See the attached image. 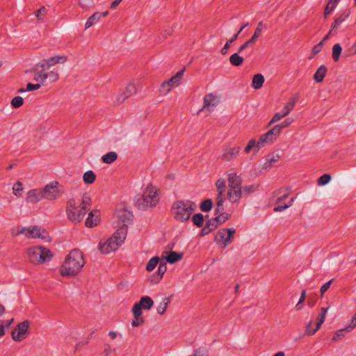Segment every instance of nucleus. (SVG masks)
<instances>
[{"label": "nucleus", "instance_id": "f257e3e1", "mask_svg": "<svg viewBox=\"0 0 356 356\" xmlns=\"http://www.w3.org/2000/svg\"><path fill=\"white\" fill-rule=\"evenodd\" d=\"M118 229L106 243H102L100 242L99 243V249L102 253L108 254L116 250L126 238L127 228L133 222L134 215L132 212L127 209H123L118 211Z\"/></svg>", "mask_w": 356, "mask_h": 356}, {"label": "nucleus", "instance_id": "f03ea898", "mask_svg": "<svg viewBox=\"0 0 356 356\" xmlns=\"http://www.w3.org/2000/svg\"><path fill=\"white\" fill-rule=\"evenodd\" d=\"M83 252L79 249L72 250L66 257L60 272L63 276L73 277L77 275L85 265Z\"/></svg>", "mask_w": 356, "mask_h": 356}, {"label": "nucleus", "instance_id": "7ed1b4c3", "mask_svg": "<svg viewBox=\"0 0 356 356\" xmlns=\"http://www.w3.org/2000/svg\"><path fill=\"white\" fill-rule=\"evenodd\" d=\"M159 198L155 187L151 184L147 185L143 195L136 197L135 206L139 210H146L148 208L154 207L158 203Z\"/></svg>", "mask_w": 356, "mask_h": 356}, {"label": "nucleus", "instance_id": "20e7f679", "mask_svg": "<svg viewBox=\"0 0 356 356\" xmlns=\"http://www.w3.org/2000/svg\"><path fill=\"white\" fill-rule=\"evenodd\" d=\"M242 178L233 172L228 175L227 199L232 203L238 202L242 197Z\"/></svg>", "mask_w": 356, "mask_h": 356}, {"label": "nucleus", "instance_id": "39448f33", "mask_svg": "<svg viewBox=\"0 0 356 356\" xmlns=\"http://www.w3.org/2000/svg\"><path fill=\"white\" fill-rule=\"evenodd\" d=\"M88 210L89 207L77 204L74 199H70L67 202L66 213L68 219L72 222H80Z\"/></svg>", "mask_w": 356, "mask_h": 356}, {"label": "nucleus", "instance_id": "423d86ee", "mask_svg": "<svg viewBox=\"0 0 356 356\" xmlns=\"http://www.w3.org/2000/svg\"><path fill=\"white\" fill-rule=\"evenodd\" d=\"M171 212L175 220L182 222H187L191 218L190 213H188L184 200L174 202L171 207Z\"/></svg>", "mask_w": 356, "mask_h": 356}, {"label": "nucleus", "instance_id": "0eeeda50", "mask_svg": "<svg viewBox=\"0 0 356 356\" xmlns=\"http://www.w3.org/2000/svg\"><path fill=\"white\" fill-rule=\"evenodd\" d=\"M280 133V127L278 128V127L275 126L266 134L261 135L257 142V149H254V154H256L259 152L260 147L264 145L273 143L279 136Z\"/></svg>", "mask_w": 356, "mask_h": 356}, {"label": "nucleus", "instance_id": "6e6552de", "mask_svg": "<svg viewBox=\"0 0 356 356\" xmlns=\"http://www.w3.org/2000/svg\"><path fill=\"white\" fill-rule=\"evenodd\" d=\"M236 229L234 228L220 229L215 236L214 241L217 244H223L226 247L233 241Z\"/></svg>", "mask_w": 356, "mask_h": 356}, {"label": "nucleus", "instance_id": "1a4fd4ad", "mask_svg": "<svg viewBox=\"0 0 356 356\" xmlns=\"http://www.w3.org/2000/svg\"><path fill=\"white\" fill-rule=\"evenodd\" d=\"M27 231L29 232V234H26L27 238H38L47 242L51 241V238L49 235L48 232L42 227L37 225L31 226L28 227Z\"/></svg>", "mask_w": 356, "mask_h": 356}, {"label": "nucleus", "instance_id": "9d476101", "mask_svg": "<svg viewBox=\"0 0 356 356\" xmlns=\"http://www.w3.org/2000/svg\"><path fill=\"white\" fill-rule=\"evenodd\" d=\"M30 323L26 320L17 324V328L12 331V339L15 341H22L26 337V334L29 332Z\"/></svg>", "mask_w": 356, "mask_h": 356}, {"label": "nucleus", "instance_id": "9b49d317", "mask_svg": "<svg viewBox=\"0 0 356 356\" xmlns=\"http://www.w3.org/2000/svg\"><path fill=\"white\" fill-rule=\"evenodd\" d=\"M58 182L56 181H51L50 184H47L42 189V197L49 200H53L58 196Z\"/></svg>", "mask_w": 356, "mask_h": 356}, {"label": "nucleus", "instance_id": "f8f14e48", "mask_svg": "<svg viewBox=\"0 0 356 356\" xmlns=\"http://www.w3.org/2000/svg\"><path fill=\"white\" fill-rule=\"evenodd\" d=\"M46 67L44 63H38L34 67H33L29 72H34L35 74L33 77V81L40 82V84H43L44 81L47 79L46 72H44Z\"/></svg>", "mask_w": 356, "mask_h": 356}, {"label": "nucleus", "instance_id": "ddd939ff", "mask_svg": "<svg viewBox=\"0 0 356 356\" xmlns=\"http://www.w3.org/2000/svg\"><path fill=\"white\" fill-rule=\"evenodd\" d=\"M166 260H161L159 262V268L156 273L152 274L148 279L150 284H158L163 278V275L167 270Z\"/></svg>", "mask_w": 356, "mask_h": 356}, {"label": "nucleus", "instance_id": "4468645a", "mask_svg": "<svg viewBox=\"0 0 356 356\" xmlns=\"http://www.w3.org/2000/svg\"><path fill=\"white\" fill-rule=\"evenodd\" d=\"M136 92L137 90L135 85L133 83H129L125 88L124 90L122 92H121L117 97L118 102L120 104L123 103L127 98L136 94Z\"/></svg>", "mask_w": 356, "mask_h": 356}, {"label": "nucleus", "instance_id": "2eb2a0df", "mask_svg": "<svg viewBox=\"0 0 356 356\" xmlns=\"http://www.w3.org/2000/svg\"><path fill=\"white\" fill-rule=\"evenodd\" d=\"M241 149L240 146L225 148L222 154V159L226 161H232L239 154Z\"/></svg>", "mask_w": 356, "mask_h": 356}, {"label": "nucleus", "instance_id": "dca6fc26", "mask_svg": "<svg viewBox=\"0 0 356 356\" xmlns=\"http://www.w3.org/2000/svg\"><path fill=\"white\" fill-rule=\"evenodd\" d=\"M99 211L92 210L88 214L86 220L85 225L87 227H92L97 226L100 222Z\"/></svg>", "mask_w": 356, "mask_h": 356}, {"label": "nucleus", "instance_id": "f3484780", "mask_svg": "<svg viewBox=\"0 0 356 356\" xmlns=\"http://www.w3.org/2000/svg\"><path fill=\"white\" fill-rule=\"evenodd\" d=\"M43 199L41 189H32L27 193L26 201L30 203H36Z\"/></svg>", "mask_w": 356, "mask_h": 356}, {"label": "nucleus", "instance_id": "a211bd4d", "mask_svg": "<svg viewBox=\"0 0 356 356\" xmlns=\"http://www.w3.org/2000/svg\"><path fill=\"white\" fill-rule=\"evenodd\" d=\"M248 26V23L243 25L239 30L232 36V38L227 41L224 47L221 49L220 53L222 55H225L227 53L228 49L230 48L231 44L235 42L238 38L239 34L242 32V31Z\"/></svg>", "mask_w": 356, "mask_h": 356}, {"label": "nucleus", "instance_id": "6ab92c4d", "mask_svg": "<svg viewBox=\"0 0 356 356\" xmlns=\"http://www.w3.org/2000/svg\"><path fill=\"white\" fill-rule=\"evenodd\" d=\"M214 218H211L208 220L209 222H211L213 225H216V229L222 223L228 220L231 216V214L228 213H221Z\"/></svg>", "mask_w": 356, "mask_h": 356}, {"label": "nucleus", "instance_id": "aec40b11", "mask_svg": "<svg viewBox=\"0 0 356 356\" xmlns=\"http://www.w3.org/2000/svg\"><path fill=\"white\" fill-rule=\"evenodd\" d=\"M40 246H34L27 250V254L29 261L33 264H39V255Z\"/></svg>", "mask_w": 356, "mask_h": 356}, {"label": "nucleus", "instance_id": "412c9836", "mask_svg": "<svg viewBox=\"0 0 356 356\" xmlns=\"http://www.w3.org/2000/svg\"><path fill=\"white\" fill-rule=\"evenodd\" d=\"M66 60L67 57L65 56H56L47 59H44L41 63H44V66L49 68L57 63H64Z\"/></svg>", "mask_w": 356, "mask_h": 356}, {"label": "nucleus", "instance_id": "4be33fe9", "mask_svg": "<svg viewBox=\"0 0 356 356\" xmlns=\"http://www.w3.org/2000/svg\"><path fill=\"white\" fill-rule=\"evenodd\" d=\"M53 257L51 251L44 247L40 246V252L39 255V264L47 262L51 260Z\"/></svg>", "mask_w": 356, "mask_h": 356}, {"label": "nucleus", "instance_id": "5701e85b", "mask_svg": "<svg viewBox=\"0 0 356 356\" xmlns=\"http://www.w3.org/2000/svg\"><path fill=\"white\" fill-rule=\"evenodd\" d=\"M327 72V69L325 65H321L314 74V79L316 83H321Z\"/></svg>", "mask_w": 356, "mask_h": 356}, {"label": "nucleus", "instance_id": "b1692460", "mask_svg": "<svg viewBox=\"0 0 356 356\" xmlns=\"http://www.w3.org/2000/svg\"><path fill=\"white\" fill-rule=\"evenodd\" d=\"M184 257V254L182 252L170 251L168 252V255L165 257L166 261L168 263L173 264L179 261H180Z\"/></svg>", "mask_w": 356, "mask_h": 356}, {"label": "nucleus", "instance_id": "393cba45", "mask_svg": "<svg viewBox=\"0 0 356 356\" xmlns=\"http://www.w3.org/2000/svg\"><path fill=\"white\" fill-rule=\"evenodd\" d=\"M350 327V323L348 326H346L345 328L337 330L334 332V334L332 338V341H337L341 339L342 338H343L346 336V333L351 332L355 328V327Z\"/></svg>", "mask_w": 356, "mask_h": 356}, {"label": "nucleus", "instance_id": "a878e982", "mask_svg": "<svg viewBox=\"0 0 356 356\" xmlns=\"http://www.w3.org/2000/svg\"><path fill=\"white\" fill-rule=\"evenodd\" d=\"M350 10L349 9L345 10L332 24V30L337 29L339 24L350 16Z\"/></svg>", "mask_w": 356, "mask_h": 356}, {"label": "nucleus", "instance_id": "bb28decb", "mask_svg": "<svg viewBox=\"0 0 356 356\" xmlns=\"http://www.w3.org/2000/svg\"><path fill=\"white\" fill-rule=\"evenodd\" d=\"M143 309L149 310L154 305V301L149 296H142L138 302Z\"/></svg>", "mask_w": 356, "mask_h": 356}, {"label": "nucleus", "instance_id": "cd10ccee", "mask_svg": "<svg viewBox=\"0 0 356 356\" xmlns=\"http://www.w3.org/2000/svg\"><path fill=\"white\" fill-rule=\"evenodd\" d=\"M264 81V76L261 74H257L253 76L252 86L255 90H258L262 87Z\"/></svg>", "mask_w": 356, "mask_h": 356}, {"label": "nucleus", "instance_id": "c85d7f7f", "mask_svg": "<svg viewBox=\"0 0 356 356\" xmlns=\"http://www.w3.org/2000/svg\"><path fill=\"white\" fill-rule=\"evenodd\" d=\"M171 297L172 296L163 298L161 302H160L156 308V311L159 314L163 315L165 314L167 310L168 304L170 302Z\"/></svg>", "mask_w": 356, "mask_h": 356}, {"label": "nucleus", "instance_id": "c756f323", "mask_svg": "<svg viewBox=\"0 0 356 356\" xmlns=\"http://www.w3.org/2000/svg\"><path fill=\"white\" fill-rule=\"evenodd\" d=\"M298 99L299 95L298 94L293 95L292 97L289 99V101L284 106L283 110H284L285 112L289 114L290 111L293 108Z\"/></svg>", "mask_w": 356, "mask_h": 356}, {"label": "nucleus", "instance_id": "7c9ffc66", "mask_svg": "<svg viewBox=\"0 0 356 356\" xmlns=\"http://www.w3.org/2000/svg\"><path fill=\"white\" fill-rule=\"evenodd\" d=\"M239 54L240 53L238 51L230 56L229 60L232 65L234 67H239L243 63L244 58L243 57L239 56Z\"/></svg>", "mask_w": 356, "mask_h": 356}, {"label": "nucleus", "instance_id": "2f4dec72", "mask_svg": "<svg viewBox=\"0 0 356 356\" xmlns=\"http://www.w3.org/2000/svg\"><path fill=\"white\" fill-rule=\"evenodd\" d=\"M202 227V228L199 233V236L200 237H203L216 229V225L214 226L213 224H211V222H209L208 220L206 222L205 225Z\"/></svg>", "mask_w": 356, "mask_h": 356}, {"label": "nucleus", "instance_id": "473e14b6", "mask_svg": "<svg viewBox=\"0 0 356 356\" xmlns=\"http://www.w3.org/2000/svg\"><path fill=\"white\" fill-rule=\"evenodd\" d=\"M280 156L275 153H271L268 155L266 161L264 164L262 169H266L270 166H272L276 161L279 160Z\"/></svg>", "mask_w": 356, "mask_h": 356}, {"label": "nucleus", "instance_id": "72a5a7b5", "mask_svg": "<svg viewBox=\"0 0 356 356\" xmlns=\"http://www.w3.org/2000/svg\"><path fill=\"white\" fill-rule=\"evenodd\" d=\"M117 159L118 154L115 152H109L102 157V161L104 163L111 164L116 161Z\"/></svg>", "mask_w": 356, "mask_h": 356}, {"label": "nucleus", "instance_id": "f704fd0d", "mask_svg": "<svg viewBox=\"0 0 356 356\" xmlns=\"http://www.w3.org/2000/svg\"><path fill=\"white\" fill-rule=\"evenodd\" d=\"M102 17V14L99 12H95L93 15H92L86 21L85 24V28L88 29L90 26L95 24Z\"/></svg>", "mask_w": 356, "mask_h": 356}, {"label": "nucleus", "instance_id": "c9c22d12", "mask_svg": "<svg viewBox=\"0 0 356 356\" xmlns=\"http://www.w3.org/2000/svg\"><path fill=\"white\" fill-rule=\"evenodd\" d=\"M179 81H177L175 76H172L170 79L168 81H164L162 83V90L164 89L165 87H168L167 90H165L164 92H169L171 90V88L174 86H178L179 85Z\"/></svg>", "mask_w": 356, "mask_h": 356}, {"label": "nucleus", "instance_id": "e433bc0d", "mask_svg": "<svg viewBox=\"0 0 356 356\" xmlns=\"http://www.w3.org/2000/svg\"><path fill=\"white\" fill-rule=\"evenodd\" d=\"M213 204L211 199H205L200 204V209L203 212H209L213 208Z\"/></svg>", "mask_w": 356, "mask_h": 356}, {"label": "nucleus", "instance_id": "4c0bfd02", "mask_svg": "<svg viewBox=\"0 0 356 356\" xmlns=\"http://www.w3.org/2000/svg\"><path fill=\"white\" fill-rule=\"evenodd\" d=\"M204 217L202 213H197L193 216L192 222L197 227H202L204 225Z\"/></svg>", "mask_w": 356, "mask_h": 356}, {"label": "nucleus", "instance_id": "58836bf2", "mask_svg": "<svg viewBox=\"0 0 356 356\" xmlns=\"http://www.w3.org/2000/svg\"><path fill=\"white\" fill-rule=\"evenodd\" d=\"M83 181L87 184H92L96 179V175L92 170H88L83 174Z\"/></svg>", "mask_w": 356, "mask_h": 356}, {"label": "nucleus", "instance_id": "ea45409f", "mask_svg": "<svg viewBox=\"0 0 356 356\" xmlns=\"http://www.w3.org/2000/svg\"><path fill=\"white\" fill-rule=\"evenodd\" d=\"M341 52H342V47L340 45V44L337 43V44H335L333 47H332V58L333 60L335 61V62H337L339 60V58H340V56L341 54Z\"/></svg>", "mask_w": 356, "mask_h": 356}, {"label": "nucleus", "instance_id": "a19ab883", "mask_svg": "<svg viewBox=\"0 0 356 356\" xmlns=\"http://www.w3.org/2000/svg\"><path fill=\"white\" fill-rule=\"evenodd\" d=\"M338 0H329L325 8L324 17L326 18L335 8L338 3Z\"/></svg>", "mask_w": 356, "mask_h": 356}, {"label": "nucleus", "instance_id": "79ce46f5", "mask_svg": "<svg viewBox=\"0 0 356 356\" xmlns=\"http://www.w3.org/2000/svg\"><path fill=\"white\" fill-rule=\"evenodd\" d=\"M259 184H252L250 186H244L242 187V195H248L256 192L259 188Z\"/></svg>", "mask_w": 356, "mask_h": 356}, {"label": "nucleus", "instance_id": "37998d69", "mask_svg": "<svg viewBox=\"0 0 356 356\" xmlns=\"http://www.w3.org/2000/svg\"><path fill=\"white\" fill-rule=\"evenodd\" d=\"M160 261V258L159 257H154L152 259L149 260L146 265V270L149 272L152 271L156 266L159 264V262Z\"/></svg>", "mask_w": 356, "mask_h": 356}, {"label": "nucleus", "instance_id": "c03bdc74", "mask_svg": "<svg viewBox=\"0 0 356 356\" xmlns=\"http://www.w3.org/2000/svg\"><path fill=\"white\" fill-rule=\"evenodd\" d=\"M24 104V99L20 96L15 97L11 101V106L13 108H18L21 107Z\"/></svg>", "mask_w": 356, "mask_h": 356}, {"label": "nucleus", "instance_id": "a18cd8bd", "mask_svg": "<svg viewBox=\"0 0 356 356\" xmlns=\"http://www.w3.org/2000/svg\"><path fill=\"white\" fill-rule=\"evenodd\" d=\"M331 180V175L329 174H323L318 179V184L320 186H325L328 184Z\"/></svg>", "mask_w": 356, "mask_h": 356}, {"label": "nucleus", "instance_id": "49530a36", "mask_svg": "<svg viewBox=\"0 0 356 356\" xmlns=\"http://www.w3.org/2000/svg\"><path fill=\"white\" fill-rule=\"evenodd\" d=\"M319 329H317V325H316V328H312V321H309V322L306 325L305 327V334L306 335H314Z\"/></svg>", "mask_w": 356, "mask_h": 356}, {"label": "nucleus", "instance_id": "de8ad7c7", "mask_svg": "<svg viewBox=\"0 0 356 356\" xmlns=\"http://www.w3.org/2000/svg\"><path fill=\"white\" fill-rule=\"evenodd\" d=\"M257 142L256 141V140L254 138H252L248 142L246 147H245L244 152L246 154H248L251 151V149H253V150H254V149H257Z\"/></svg>", "mask_w": 356, "mask_h": 356}, {"label": "nucleus", "instance_id": "09e8293b", "mask_svg": "<svg viewBox=\"0 0 356 356\" xmlns=\"http://www.w3.org/2000/svg\"><path fill=\"white\" fill-rule=\"evenodd\" d=\"M293 119L292 118H288L283 122H282L280 124H276L275 127H278V128L280 127V131L281 132L283 129L290 126L293 123Z\"/></svg>", "mask_w": 356, "mask_h": 356}, {"label": "nucleus", "instance_id": "8fccbe9b", "mask_svg": "<svg viewBox=\"0 0 356 356\" xmlns=\"http://www.w3.org/2000/svg\"><path fill=\"white\" fill-rule=\"evenodd\" d=\"M13 193L15 195L19 197L22 195V191H23L22 184L20 181H17L13 187Z\"/></svg>", "mask_w": 356, "mask_h": 356}, {"label": "nucleus", "instance_id": "3c124183", "mask_svg": "<svg viewBox=\"0 0 356 356\" xmlns=\"http://www.w3.org/2000/svg\"><path fill=\"white\" fill-rule=\"evenodd\" d=\"M294 199L295 197H293L290 200L289 204H284V205H278L277 207H275L274 208V211L275 212H281L286 209H288L289 207H290L291 206H292L293 202H294Z\"/></svg>", "mask_w": 356, "mask_h": 356}, {"label": "nucleus", "instance_id": "603ef678", "mask_svg": "<svg viewBox=\"0 0 356 356\" xmlns=\"http://www.w3.org/2000/svg\"><path fill=\"white\" fill-rule=\"evenodd\" d=\"M256 40L254 38L251 37L248 40H247L244 44H243L238 49V53H241L246 48H248L250 45L253 44L256 42Z\"/></svg>", "mask_w": 356, "mask_h": 356}, {"label": "nucleus", "instance_id": "864d4df0", "mask_svg": "<svg viewBox=\"0 0 356 356\" xmlns=\"http://www.w3.org/2000/svg\"><path fill=\"white\" fill-rule=\"evenodd\" d=\"M144 323L145 319L143 317L134 316V319L132 320L131 325L133 327H138L142 325L143 324H144Z\"/></svg>", "mask_w": 356, "mask_h": 356}, {"label": "nucleus", "instance_id": "5fc2aeb1", "mask_svg": "<svg viewBox=\"0 0 356 356\" xmlns=\"http://www.w3.org/2000/svg\"><path fill=\"white\" fill-rule=\"evenodd\" d=\"M224 202L225 200H220L219 201H216V208L215 209V215H218L221 213H225V207H224Z\"/></svg>", "mask_w": 356, "mask_h": 356}, {"label": "nucleus", "instance_id": "6e6d98bb", "mask_svg": "<svg viewBox=\"0 0 356 356\" xmlns=\"http://www.w3.org/2000/svg\"><path fill=\"white\" fill-rule=\"evenodd\" d=\"M79 5L83 9H88L93 6V0H79Z\"/></svg>", "mask_w": 356, "mask_h": 356}, {"label": "nucleus", "instance_id": "4d7b16f0", "mask_svg": "<svg viewBox=\"0 0 356 356\" xmlns=\"http://www.w3.org/2000/svg\"><path fill=\"white\" fill-rule=\"evenodd\" d=\"M185 204L187 207L188 213H190V217H191L192 213L196 209L197 205L194 202L191 201V200L185 201Z\"/></svg>", "mask_w": 356, "mask_h": 356}, {"label": "nucleus", "instance_id": "13d9d810", "mask_svg": "<svg viewBox=\"0 0 356 356\" xmlns=\"http://www.w3.org/2000/svg\"><path fill=\"white\" fill-rule=\"evenodd\" d=\"M288 114L285 112L284 110L282 109V111L276 113L273 118L271 119V122H276L277 121H279L284 117L286 116Z\"/></svg>", "mask_w": 356, "mask_h": 356}, {"label": "nucleus", "instance_id": "bf43d9fd", "mask_svg": "<svg viewBox=\"0 0 356 356\" xmlns=\"http://www.w3.org/2000/svg\"><path fill=\"white\" fill-rule=\"evenodd\" d=\"M90 202L91 199L89 197V195L87 193H84L83 195L81 202H80L79 204H81V206H86L90 209Z\"/></svg>", "mask_w": 356, "mask_h": 356}, {"label": "nucleus", "instance_id": "052dcab7", "mask_svg": "<svg viewBox=\"0 0 356 356\" xmlns=\"http://www.w3.org/2000/svg\"><path fill=\"white\" fill-rule=\"evenodd\" d=\"M214 99L213 94H208L204 98V108H207L211 105V102Z\"/></svg>", "mask_w": 356, "mask_h": 356}, {"label": "nucleus", "instance_id": "680f3d73", "mask_svg": "<svg viewBox=\"0 0 356 356\" xmlns=\"http://www.w3.org/2000/svg\"><path fill=\"white\" fill-rule=\"evenodd\" d=\"M142 310L143 308L140 305H139L138 303H136L134 307H132V312L134 316H142Z\"/></svg>", "mask_w": 356, "mask_h": 356}, {"label": "nucleus", "instance_id": "e2e57ef3", "mask_svg": "<svg viewBox=\"0 0 356 356\" xmlns=\"http://www.w3.org/2000/svg\"><path fill=\"white\" fill-rule=\"evenodd\" d=\"M47 79L49 78V81L53 83L56 81L58 79V74L56 72L51 71L50 72L47 73Z\"/></svg>", "mask_w": 356, "mask_h": 356}, {"label": "nucleus", "instance_id": "0e129e2a", "mask_svg": "<svg viewBox=\"0 0 356 356\" xmlns=\"http://www.w3.org/2000/svg\"><path fill=\"white\" fill-rule=\"evenodd\" d=\"M334 282V279H331L326 283H325L320 289L321 296H323L325 292H326L330 287L331 284Z\"/></svg>", "mask_w": 356, "mask_h": 356}, {"label": "nucleus", "instance_id": "69168bd1", "mask_svg": "<svg viewBox=\"0 0 356 356\" xmlns=\"http://www.w3.org/2000/svg\"><path fill=\"white\" fill-rule=\"evenodd\" d=\"M45 14H46V9L44 6H42L37 10V12L35 13V16L38 20H42L43 19V17H44Z\"/></svg>", "mask_w": 356, "mask_h": 356}, {"label": "nucleus", "instance_id": "338daca9", "mask_svg": "<svg viewBox=\"0 0 356 356\" xmlns=\"http://www.w3.org/2000/svg\"><path fill=\"white\" fill-rule=\"evenodd\" d=\"M40 87H41V84L40 83L33 84V83H28L27 85H26V90L27 92L33 91V90H38Z\"/></svg>", "mask_w": 356, "mask_h": 356}, {"label": "nucleus", "instance_id": "774afa93", "mask_svg": "<svg viewBox=\"0 0 356 356\" xmlns=\"http://www.w3.org/2000/svg\"><path fill=\"white\" fill-rule=\"evenodd\" d=\"M323 45H324V44L321 41L317 44H316L314 47H313V48H312L313 55H316L317 54H318L321 51Z\"/></svg>", "mask_w": 356, "mask_h": 356}]
</instances>
